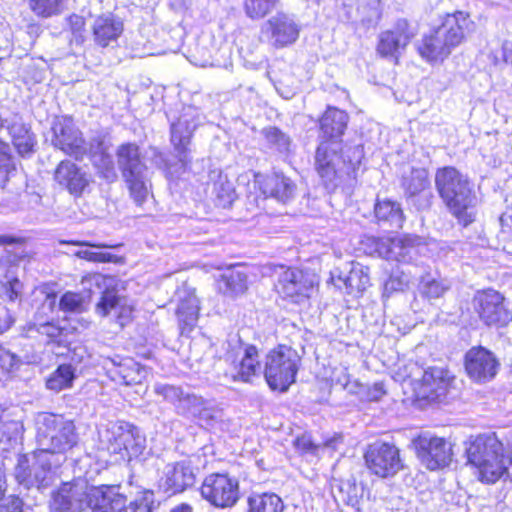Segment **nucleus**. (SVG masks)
<instances>
[{
  "mask_svg": "<svg viewBox=\"0 0 512 512\" xmlns=\"http://www.w3.org/2000/svg\"><path fill=\"white\" fill-rule=\"evenodd\" d=\"M195 473L187 461L167 464L159 480V487L165 493L174 495L183 492L195 483Z\"/></svg>",
  "mask_w": 512,
  "mask_h": 512,
  "instance_id": "nucleus-23",
  "label": "nucleus"
},
{
  "mask_svg": "<svg viewBox=\"0 0 512 512\" xmlns=\"http://www.w3.org/2000/svg\"><path fill=\"white\" fill-rule=\"evenodd\" d=\"M0 431L3 436H6L9 441L16 440L22 435L23 425L19 421H0Z\"/></svg>",
  "mask_w": 512,
  "mask_h": 512,
  "instance_id": "nucleus-59",
  "label": "nucleus"
},
{
  "mask_svg": "<svg viewBox=\"0 0 512 512\" xmlns=\"http://www.w3.org/2000/svg\"><path fill=\"white\" fill-rule=\"evenodd\" d=\"M11 169L10 147L0 140V187H4L8 182Z\"/></svg>",
  "mask_w": 512,
  "mask_h": 512,
  "instance_id": "nucleus-56",
  "label": "nucleus"
},
{
  "mask_svg": "<svg viewBox=\"0 0 512 512\" xmlns=\"http://www.w3.org/2000/svg\"><path fill=\"white\" fill-rule=\"evenodd\" d=\"M295 184L283 174L268 177L263 184V193L278 202L287 203L294 197Z\"/></svg>",
  "mask_w": 512,
  "mask_h": 512,
  "instance_id": "nucleus-33",
  "label": "nucleus"
},
{
  "mask_svg": "<svg viewBox=\"0 0 512 512\" xmlns=\"http://www.w3.org/2000/svg\"><path fill=\"white\" fill-rule=\"evenodd\" d=\"M348 119L345 111L329 107L320 119V138L341 141Z\"/></svg>",
  "mask_w": 512,
  "mask_h": 512,
  "instance_id": "nucleus-28",
  "label": "nucleus"
},
{
  "mask_svg": "<svg viewBox=\"0 0 512 512\" xmlns=\"http://www.w3.org/2000/svg\"><path fill=\"white\" fill-rule=\"evenodd\" d=\"M219 412L220 410L209 400H207L200 409V412H198L196 415L195 419H197L202 426H212L213 423L218 419Z\"/></svg>",
  "mask_w": 512,
  "mask_h": 512,
  "instance_id": "nucleus-57",
  "label": "nucleus"
},
{
  "mask_svg": "<svg viewBox=\"0 0 512 512\" xmlns=\"http://www.w3.org/2000/svg\"><path fill=\"white\" fill-rule=\"evenodd\" d=\"M75 379V369L70 364H62L50 375L46 387L55 392L70 388Z\"/></svg>",
  "mask_w": 512,
  "mask_h": 512,
  "instance_id": "nucleus-46",
  "label": "nucleus"
},
{
  "mask_svg": "<svg viewBox=\"0 0 512 512\" xmlns=\"http://www.w3.org/2000/svg\"><path fill=\"white\" fill-rule=\"evenodd\" d=\"M54 178L71 194L80 195L88 185L87 175L71 161H61L56 168Z\"/></svg>",
  "mask_w": 512,
  "mask_h": 512,
  "instance_id": "nucleus-27",
  "label": "nucleus"
},
{
  "mask_svg": "<svg viewBox=\"0 0 512 512\" xmlns=\"http://www.w3.org/2000/svg\"><path fill=\"white\" fill-rule=\"evenodd\" d=\"M124 179L128 184L132 198L138 205H141L149 192L148 171L140 172L139 175H127L124 176Z\"/></svg>",
  "mask_w": 512,
  "mask_h": 512,
  "instance_id": "nucleus-47",
  "label": "nucleus"
},
{
  "mask_svg": "<svg viewBox=\"0 0 512 512\" xmlns=\"http://www.w3.org/2000/svg\"><path fill=\"white\" fill-rule=\"evenodd\" d=\"M503 296L494 290H487L475 298V305L480 318L490 325H506L511 319L504 306Z\"/></svg>",
  "mask_w": 512,
  "mask_h": 512,
  "instance_id": "nucleus-21",
  "label": "nucleus"
},
{
  "mask_svg": "<svg viewBox=\"0 0 512 512\" xmlns=\"http://www.w3.org/2000/svg\"><path fill=\"white\" fill-rule=\"evenodd\" d=\"M224 360L229 365L225 377L233 382L251 383L261 373L258 349L255 345H244L240 338L232 337L225 343Z\"/></svg>",
  "mask_w": 512,
  "mask_h": 512,
  "instance_id": "nucleus-8",
  "label": "nucleus"
},
{
  "mask_svg": "<svg viewBox=\"0 0 512 512\" xmlns=\"http://www.w3.org/2000/svg\"><path fill=\"white\" fill-rule=\"evenodd\" d=\"M338 280L342 282L347 294L362 293L370 285L368 269L360 265L352 267L348 275L343 278L339 276Z\"/></svg>",
  "mask_w": 512,
  "mask_h": 512,
  "instance_id": "nucleus-41",
  "label": "nucleus"
},
{
  "mask_svg": "<svg viewBox=\"0 0 512 512\" xmlns=\"http://www.w3.org/2000/svg\"><path fill=\"white\" fill-rule=\"evenodd\" d=\"M75 256H77L80 259H85L87 261L97 263H111L118 261V257L116 255L105 252H94L87 249L77 251L75 253Z\"/></svg>",
  "mask_w": 512,
  "mask_h": 512,
  "instance_id": "nucleus-58",
  "label": "nucleus"
},
{
  "mask_svg": "<svg viewBox=\"0 0 512 512\" xmlns=\"http://www.w3.org/2000/svg\"><path fill=\"white\" fill-rule=\"evenodd\" d=\"M473 22L462 11L447 14L441 24L417 43V51L429 62L443 61L471 31Z\"/></svg>",
  "mask_w": 512,
  "mask_h": 512,
  "instance_id": "nucleus-3",
  "label": "nucleus"
},
{
  "mask_svg": "<svg viewBox=\"0 0 512 512\" xmlns=\"http://www.w3.org/2000/svg\"><path fill=\"white\" fill-rule=\"evenodd\" d=\"M154 391L157 395L162 396L164 400L172 403L177 408L184 398L186 392L181 387L157 383L154 386Z\"/></svg>",
  "mask_w": 512,
  "mask_h": 512,
  "instance_id": "nucleus-52",
  "label": "nucleus"
},
{
  "mask_svg": "<svg viewBox=\"0 0 512 512\" xmlns=\"http://www.w3.org/2000/svg\"><path fill=\"white\" fill-rule=\"evenodd\" d=\"M364 458L369 471L381 478L393 477L403 469L399 449L387 442L376 441L370 444Z\"/></svg>",
  "mask_w": 512,
  "mask_h": 512,
  "instance_id": "nucleus-11",
  "label": "nucleus"
},
{
  "mask_svg": "<svg viewBox=\"0 0 512 512\" xmlns=\"http://www.w3.org/2000/svg\"><path fill=\"white\" fill-rule=\"evenodd\" d=\"M6 490H7V483H6V476H5V473L2 469V467H0V510H4V508H9V505H6L8 504V498H19L18 496L16 495H13V494H10V495H6Z\"/></svg>",
  "mask_w": 512,
  "mask_h": 512,
  "instance_id": "nucleus-63",
  "label": "nucleus"
},
{
  "mask_svg": "<svg viewBox=\"0 0 512 512\" xmlns=\"http://www.w3.org/2000/svg\"><path fill=\"white\" fill-rule=\"evenodd\" d=\"M301 357L290 346L278 345L265 356L263 374L272 390L286 392L296 380Z\"/></svg>",
  "mask_w": 512,
  "mask_h": 512,
  "instance_id": "nucleus-6",
  "label": "nucleus"
},
{
  "mask_svg": "<svg viewBox=\"0 0 512 512\" xmlns=\"http://www.w3.org/2000/svg\"><path fill=\"white\" fill-rule=\"evenodd\" d=\"M279 0H244L243 10L251 20H260L271 13Z\"/></svg>",
  "mask_w": 512,
  "mask_h": 512,
  "instance_id": "nucleus-48",
  "label": "nucleus"
},
{
  "mask_svg": "<svg viewBox=\"0 0 512 512\" xmlns=\"http://www.w3.org/2000/svg\"><path fill=\"white\" fill-rule=\"evenodd\" d=\"M98 448L114 457V462H129L142 454L146 439L140 429L125 421H110L98 428Z\"/></svg>",
  "mask_w": 512,
  "mask_h": 512,
  "instance_id": "nucleus-5",
  "label": "nucleus"
},
{
  "mask_svg": "<svg viewBox=\"0 0 512 512\" xmlns=\"http://www.w3.org/2000/svg\"><path fill=\"white\" fill-rule=\"evenodd\" d=\"M340 153L342 177L346 175L348 178L356 179L364 158L363 146L360 144L346 145Z\"/></svg>",
  "mask_w": 512,
  "mask_h": 512,
  "instance_id": "nucleus-36",
  "label": "nucleus"
},
{
  "mask_svg": "<svg viewBox=\"0 0 512 512\" xmlns=\"http://www.w3.org/2000/svg\"><path fill=\"white\" fill-rule=\"evenodd\" d=\"M52 131L51 141L55 148L77 159L87 153V147L81 132L70 118H61L55 121Z\"/></svg>",
  "mask_w": 512,
  "mask_h": 512,
  "instance_id": "nucleus-18",
  "label": "nucleus"
},
{
  "mask_svg": "<svg viewBox=\"0 0 512 512\" xmlns=\"http://www.w3.org/2000/svg\"><path fill=\"white\" fill-rule=\"evenodd\" d=\"M499 362L488 349L477 346L465 354V369L471 379L477 382L492 380L498 371Z\"/></svg>",
  "mask_w": 512,
  "mask_h": 512,
  "instance_id": "nucleus-20",
  "label": "nucleus"
},
{
  "mask_svg": "<svg viewBox=\"0 0 512 512\" xmlns=\"http://www.w3.org/2000/svg\"><path fill=\"white\" fill-rule=\"evenodd\" d=\"M208 179L207 186L211 189L216 205L222 208L231 206L236 199V192L227 175L215 169L209 172Z\"/></svg>",
  "mask_w": 512,
  "mask_h": 512,
  "instance_id": "nucleus-29",
  "label": "nucleus"
},
{
  "mask_svg": "<svg viewBox=\"0 0 512 512\" xmlns=\"http://www.w3.org/2000/svg\"><path fill=\"white\" fill-rule=\"evenodd\" d=\"M108 149L109 145L105 141V138L101 135H97L90 140L87 151L89 152L90 157H92L96 154L107 153Z\"/></svg>",
  "mask_w": 512,
  "mask_h": 512,
  "instance_id": "nucleus-61",
  "label": "nucleus"
},
{
  "mask_svg": "<svg viewBox=\"0 0 512 512\" xmlns=\"http://www.w3.org/2000/svg\"><path fill=\"white\" fill-rule=\"evenodd\" d=\"M207 400L196 394L186 393L180 405H177V413L183 416L196 417Z\"/></svg>",
  "mask_w": 512,
  "mask_h": 512,
  "instance_id": "nucleus-50",
  "label": "nucleus"
},
{
  "mask_svg": "<svg viewBox=\"0 0 512 512\" xmlns=\"http://www.w3.org/2000/svg\"><path fill=\"white\" fill-rule=\"evenodd\" d=\"M89 492L83 479L64 482L52 492L49 508L51 512H82L88 508Z\"/></svg>",
  "mask_w": 512,
  "mask_h": 512,
  "instance_id": "nucleus-12",
  "label": "nucleus"
},
{
  "mask_svg": "<svg viewBox=\"0 0 512 512\" xmlns=\"http://www.w3.org/2000/svg\"><path fill=\"white\" fill-rule=\"evenodd\" d=\"M410 274H412L411 271L407 273L404 271L393 272L384 284V292L393 293L406 289L410 283Z\"/></svg>",
  "mask_w": 512,
  "mask_h": 512,
  "instance_id": "nucleus-54",
  "label": "nucleus"
},
{
  "mask_svg": "<svg viewBox=\"0 0 512 512\" xmlns=\"http://www.w3.org/2000/svg\"><path fill=\"white\" fill-rule=\"evenodd\" d=\"M248 512H284V503L275 493L253 494L248 498Z\"/></svg>",
  "mask_w": 512,
  "mask_h": 512,
  "instance_id": "nucleus-39",
  "label": "nucleus"
},
{
  "mask_svg": "<svg viewBox=\"0 0 512 512\" xmlns=\"http://www.w3.org/2000/svg\"><path fill=\"white\" fill-rule=\"evenodd\" d=\"M61 465L58 459L37 448L32 453L18 458L14 474L17 482L25 488L42 490L52 484Z\"/></svg>",
  "mask_w": 512,
  "mask_h": 512,
  "instance_id": "nucleus-7",
  "label": "nucleus"
},
{
  "mask_svg": "<svg viewBox=\"0 0 512 512\" xmlns=\"http://www.w3.org/2000/svg\"><path fill=\"white\" fill-rule=\"evenodd\" d=\"M342 443L341 436L332 437L322 443H315L311 436L303 434L297 437L295 440V447L298 451L305 454H311L317 456L320 451L331 450L335 451L338 449L339 444Z\"/></svg>",
  "mask_w": 512,
  "mask_h": 512,
  "instance_id": "nucleus-40",
  "label": "nucleus"
},
{
  "mask_svg": "<svg viewBox=\"0 0 512 512\" xmlns=\"http://www.w3.org/2000/svg\"><path fill=\"white\" fill-rule=\"evenodd\" d=\"M375 218L379 225L386 229H400L404 215L399 203L390 199H377L374 205Z\"/></svg>",
  "mask_w": 512,
  "mask_h": 512,
  "instance_id": "nucleus-32",
  "label": "nucleus"
},
{
  "mask_svg": "<svg viewBox=\"0 0 512 512\" xmlns=\"http://www.w3.org/2000/svg\"><path fill=\"white\" fill-rule=\"evenodd\" d=\"M21 288L22 284L18 278L14 277L12 279H9L5 285L6 297L12 302L15 301L20 294Z\"/></svg>",
  "mask_w": 512,
  "mask_h": 512,
  "instance_id": "nucleus-62",
  "label": "nucleus"
},
{
  "mask_svg": "<svg viewBox=\"0 0 512 512\" xmlns=\"http://www.w3.org/2000/svg\"><path fill=\"white\" fill-rule=\"evenodd\" d=\"M201 495L215 507H232L239 499L238 480L228 474L212 473L205 477Z\"/></svg>",
  "mask_w": 512,
  "mask_h": 512,
  "instance_id": "nucleus-13",
  "label": "nucleus"
},
{
  "mask_svg": "<svg viewBox=\"0 0 512 512\" xmlns=\"http://www.w3.org/2000/svg\"><path fill=\"white\" fill-rule=\"evenodd\" d=\"M126 503L127 497L120 492L119 486L90 487L88 508L92 512H121Z\"/></svg>",
  "mask_w": 512,
  "mask_h": 512,
  "instance_id": "nucleus-25",
  "label": "nucleus"
},
{
  "mask_svg": "<svg viewBox=\"0 0 512 512\" xmlns=\"http://www.w3.org/2000/svg\"><path fill=\"white\" fill-rule=\"evenodd\" d=\"M27 333L29 337H34V333L46 336L48 341H54L62 334V328L53 322L29 323Z\"/></svg>",
  "mask_w": 512,
  "mask_h": 512,
  "instance_id": "nucleus-49",
  "label": "nucleus"
},
{
  "mask_svg": "<svg viewBox=\"0 0 512 512\" xmlns=\"http://www.w3.org/2000/svg\"><path fill=\"white\" fill-rule=\"evenodd\" d=\"M83 283L103 289L102 296L95 307L98 315L106 317L113 312L121 326H125L131 320L134 307L127 298L118 295L117 290L113 287L114 279L112 277L93 273L87 275L83 279Z\"/></svg>",
  "mask_w": 512,
  "mask_h": 512,
  "instance_id": "nucleus-9",
  "label": "nucleus"
},
{
  "mask_svg": "<svg viewBox=\"0 0 512 512\" xmlns=\"http://www.w3.org/2000/svg\"><path fill=\"white\" fill-rule=\"evenodd\" d=\"M337 493L333 491L336 501L360 510V502L364 494V487L355 481H346L337 486Z\"/></svg>",
  "mask_w": 512,
  "mask_h": 512,
  "instance_id": "nucleus-42",
  "label": "nucleus"
},
{
  "mask_svg": "<svg viewBox=\"0 0 512 512\" xmlns=\"http://www.w3.org/2000/svg\"><path fill=\"white\" fill-rule=\"evenodd\" d=\"M449 289L445 280L438 279L430 273L419 276V292L428 300L438 299Z\"/></svg>",
  "mask_w": 512,
  "mask_h": 512,
  "instance_id": "nucleus-44",
  "label": "nucleus"
},
{
  "mask_svg": "<svg viewBox=\"0 0 512 512\" xmlns=\"http://www.w3.org/2000/svg\"><path fill=\"white\" fill-rule=\"evenodd\" d=\"M176 316L182 334L189 333L196 326L199 316V300L194 290L181 289L177 292Z\"/></svg>",
  "mask_w": 512,
  "mask_h": 512,
  "instance_id": "nucleus-26",
  "label": "nucleus"
},
{
  "mask_svg": "<svg viewBox=\"0 0 512 512\" xmlns=\"http://www.w3.org/2000/svg\"><path fill=\"white\" fill-rule=\"evenodd\" d=\"M37 448L63 464L66 453L78 443V434L73 421L62 415L40 413L36 418Z\"/></svg>",
  "mask_w": 512,
  "mask_h": 512,
  "instance_id": "nucleus-4",
  "label": "nucleus"
},
{
  "mask_svg": "<svg viewBox=\"0 0 512 512\" xmlns=\"http://www.w3.org/2000/svg\"><path fill=\"white\" fill-rule=\"evenodd\" d=\"M413 444L419 461L428 470L443 469L453 460L452 444L445 438L425 432L415 438Z\"/></svg>",
  "mask_w": 512,
  "mask_h": 512,
  "instance_id": "nucleus-10",
  "label": "nucleus"
},
{
  "mask_svg": "<svg viewBox=\"0 0 512 512\" xmlns=\"http://www.w3.org/2000/svg\"><path fill=\"white\" fill-rule=\"evenodd\" d=\"M417 35V28L404 18L398 19L391 29L379 35L377 52L382 57H392L396 60Z\"/></svg>",
  "mask_w": 512,
  "mask_h": 512,
  "instance_id": "nucleus-14",
  "label": "nucleus"
},
{
  "mask_svg": "<svg viewBox=\"0 0 512 512\" xmlns=\"http://www.w3.org/2000/svg\"><path fill=\"white\" fill-rule=\"evenodd\" d=\"M386 391L384 385L381 382L374 383L372 387L367 390V398L369 401H379Z\"/></svg>",
  "mask_w": 512,
  "mask_h": 512,
  "instance_id": "nucleus-64",
  "label": "nucleus"
},
{
  "mask_svg": "<svg viewBox=\"0 0 512 512\" xmlns=\"http://www.w3.org/2000/svg\"><path fill=\"white\" fill-rule=\"evenodd\" d=\"M218 287L228 296L242 294L247 289V274L240 266L229 268L221 275Z\"/></svg>",
  "mask_w": 512,
  "mask_h": 512,
  "instance_id": "nucleus-34",
  "label": "nucleus"
},
{
  "mask_svg": "<svg viewBox=\"0 0 512 512\" xmlns=\"http://www.w3.org/2000/svg\"><path fill=\"white\" fill-rule=\"evenodd\" d=\"M123 32V23L112 14L97 17L93 24L94 41L101 47L116 42Z\"/></svg>",
  "mask_w": 512,
  "mask_h": 512,
  "instance_id": "nucleus-30",
  "label": "nucleus"
},
{
  "mask_svg": "<svg viewBox=\"0 0 512 512\" xmlns=\"http://www.w3.org/2000/svg\"><path fill=\"white\" fill-rule=\"evenodd\" d=\"M452 378L449 372L440 367L425 370L417 388L420 398L429 402H442L448 393Z\"/></svg>",
  "mask_w": 512,
  "mask_h": 512,
  "instance_id": "nucleus-22",
  "label": "nucleus"
},
{
  "mask_svg": "<svg viewBox=\"0 0 512 512\" xmlns=\"http://www.w3.org/2000/svg\"><path fill=\"white\" fill-rule=\"evenodd\" d=\"M429 185L428 171L423 168L412 169L409 175L403 177L402 181L405 194L409 198L425 192Z\"/></svg>",
  "mask_w": 512,
  "mask_h": 512,
  "instance_id": "nucleus-43",
  "label": "nucleus"
},
{
  "mask_svg": "<svg viewBox=\"0 0 512 512\" xmlns=\"http://www.w3.org/2000/svg\"><path fill=\"white\" fill-rule=\"evenodd\" d=\"M341 141L322 139L315 154V167L326 185H337L336 180L342 178Z\"/></svg>",
  "mask_w": 512,
  "mask_h": 512,
  "instance_id": "nucleus-15",
  "label": "nucleus"
},
{
  "mask_svg": "<svg viewBox=\"0 0 512 512\" xmlns=\"http://www.w3.org/2000/svg\"><path fill=\"white\" fill-rule=\"evenodd\" d=\"M422 239L415 235H404L403 236V249L401 251V257L399 262L410 263L418 253V247L420 246Z\"/></svg>",
  "mask_w": 512,
  "mask_h": 512,
  "instance_id": "nucleus-55",
  "label": "nucleus"
},
{
  "mask_svg": "<svg viewBox=\"0 0 512 512\" xmlns=\"http://www.w3.org/2000/svg\"><path fill=\"white\" fill-rule=\"evenodd\" d=\"M262 29L274 47L290 45L299 37V26L293 18L284 13H277L269 18Z\"/></svg>",
  "mask_w": 512,
  "mask_h": 512,
  "instance_id": "nucleus-24",
  "label": "nucleus"
},
{
  "mask_svg": "<svg viewBox=\"0 0 512 512\" xmlns=\"http://www.w3.org/2000/svg\"><path fill=\"white\" fill-rule=\"evenodd\" d=\"M8 130L19 154H29L35 144L34 136L29 128L22 121L15 120L8 126Z\"/></svg>",
  "mask_w": 512,
  "mask_h": 512,
  "instance_id": "nucleus-38",
  "label": "nucleus"
},
{
  "mask_svg": "<svg viewBox=\"0 0 512 512\" xmlns=\"http://www.w3.org/2000/svg\"><path fill=\"white\" fill-rule=\"evenodd\" d=\"M103 368L107 376L114 382L126 386L141 385L147 378L148 370L132 358H106Z\"/></svg>",
  "mask_w": 512,
  "mask_h": 512,
  "instance_id": "nucleus-19",
  "label": "nucleus"
},
{
  "mask_svg": "<svg viewBox=\"0 0 512 512\" xmlns=\"http://www.w3.org/2000/svg\"><path fill=\"white\" fill-rule=\"evenodd\" d=\"M466 455L478 469L481 481L495 483L504 479L512 483V449L504 447L495 435H479L467 442Z\"/></svg>",
  "mask_w": 512,
  "mask_h": 512,
  "instance_id": "nucleus-1",
  "label": "nucleus"
},
{
  "mask_svg": "<svg viewBox=\"0 0 512 512\" xmlns=\"http://www.w3.org/2000/svg\"><path fill=\"white\" fill-rule=\"evenodd\" d=\"M59 308L64 312L80 313L84 309V297L80 293L68 291L61 296Z\"/></svg>",
  "mask_w": 512,
  "mask_h": 512,
  "instance_id": "nucleus-53",
  "label": "nucleus"
},
{
  "mask_svg": "<svg viewBox=\"0 0 512 512\" xmlns=\"http://www.w3.org/2000/svg\"><path fill=\"white\" fill-rule=\"evenodd\" d=\"M315 281L314 276L297 268L284 269L278 278L277 291L294 303L310 297Z\"/></svg>",
  "mask_w": 512,
  "mask_h": 512,
  "instance_id": "nucleus-16",
  "label": "nucleus"
},
{
  "mask_svg": "<svg viewBox=\"0 0 512 512\" xmlns=\"http://www.w3.org/2000/svg\"><path fill=\"white\" fill-rule=\"evenodd\" d=\"M357 14L366 28L375 27L381 18V0H357Z\"/></svg>",
  "mask_w": 512,
  "mask_h": 512,
  "instance_id": "nucleus-45",
  "label": "nucleus"
},
{
  "mask_svg": "<svg viewBox=\"0 0 512 512\" xmlns=\"http://www.w3.org/2000/svg\"><path fill=\"white\" fill-rule=\"evenodd\" d=\"M121 512H152V499L144 496L132 501L129 505L125 504V508Z\"/></svg>",
  "mask_w": 512,
  "mask_h": 512,
  "instance_id": "nucleus-60",
  "label": "nucleus"
},
{
  "mask_svg": "<svg viewBox=\"0 0 512 512\" xmlns=\"http://www.w3.org/2000/svg\"><path fill=\"white\" fill-rule=\"evenodd\" d=\"M439 196L463 226L475 220L476 196L468 177L452 166L439 168L435 174Z\"/></svg>",
  "mask_w": 512,
  "mask_h": 512,
  "instance_id": "nucleus-2",
  "label": "nucleus"
},
{
  "mask_svg": "<svg viewBox=\"0 0 512 512\" xmlns=\"http://www.w3.org/2000/svg\"><path fill=\"white\" fill-rule=\"evenodd\" d=\"M263 136L267 147L282 155H288L291 152L292 139L276 126H268L262 129Z\"/></svg>",
  "mask_w": 512,
  "mask_h": 512,
  "instance_id": "nucleus-37",
  "label": "nucleus"
},
{
  "mask_svg": "<svg viewBox=\"0 0 512 512\" xmlns=\"http://www.w3.org/2000/svg\"><path fill=\"white\" fill-rule=\"evenodd\" d=\"M198 123L197 110L189 106L184 108L178 120L171 124V142L177 151L179 161L184 166L190 161L189 145Z\"/></svg>",
  "mask_w": 512,
  "mask_h": 512,
  "instance_id": "nucleus-17",
  "label": "nucleus"
},
{
  "mask_svg": "<svg viewBox=\"0 0 512 512\" xmlns=\"http://www.w3.org/2000/svg\"><path fill=\"white\" fill-rule=\"evenodd\" d=\"M118 167L123 177L127 175H139L146 171L147 167L143 161L138 145L135 143H124L120 145L116 152Z\"/></svg>",
  "mask_w": 512,
  "mask_h": 512,
  "instance_id": "nucleus-31",
  "label": "nucleus"
},
{
  "mask_svg": "<svg viewBox=\"0 0 512 512\" xmlns=\"http://www.w3.org/2000/svg\"><path fill=\"white\" fill-rule=\"evenodd\" d=\"M368 242L379 257L399 262L404 245L403 236L382 238L371 237L368 238Z\"/></svg>",
  "mask_w": 512,
  "mask_h": 512,
  "instance_id": "nucleus-35",
  "label": "nucleus"
},
{
  "mask_svg": "<svg viewBox=\"0 0 512 512\" xmlns=\"http://www.w3.org/2000/svg\"><path fill=\"white\" fill-rule=\"evenodd\" d=\"M90 158L93 165L98 169L99 173L107 181L112 182L117 178L114 162L108 152L103 154H96Z\"/></svg>",
  "mask_w": 512,
  "mask_h": 512,
  "instance_id": "nucleus-51",
  "label": "nucleus"
}]
</instances>
